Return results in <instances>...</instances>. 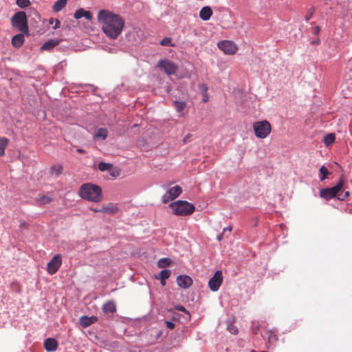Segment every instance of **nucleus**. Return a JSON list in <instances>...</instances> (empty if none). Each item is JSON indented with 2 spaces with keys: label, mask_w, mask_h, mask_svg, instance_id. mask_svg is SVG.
<instances>
[{
  "label": "nucleus",
  "mask_w": 352,
  "mask_h": 352,
  "mask_svg": "<svg viewBox=\"0 0 352 352\" xmlns=\"http://www.w3.org/2000/svg\"><path fill=\"white\" fill-rule=\"evenodd\" d=\"M98 20L102 30L107 37L116 39L125 25L124 20L119 14L107 10H101L98 13Z\"/></svg>",
  "instance_id": "obj_1"
},
{
  "label": "nucleus",
  "mask_w": 352,
  "mask_h": 352,
  "mask_svg": "<svg viewBox=\"0 0 352 352\" xmlns=\"http://www.w3.org/2000/svg\"><path fill=\"white\" fill-rule=\"evenodd\" d=\"M78 194L81 199L94 203H99L104 199L102 188L89 182L82 184Z\"/></svg>",
  "instance_id": "obj_2"
},
{
  "label": "nucleus",
  "mask_w": 352,
  "mask_h": 352,
  "mask_svg": "<svg viewBox=\"0 0 352 352\" xmlns=\"http://www.w3.org/2000/svg\"><path fill=\"white\" fill-rule=\"evenodd\" d=\"M173 213L177 216H188L192 214L195 210L194 205L186 201L179 200L170 204Z\"/></svg>",
  "instance_id": "obj_3"
},
{
  "label": "nucleus",
  "mask_w": 352,
  "mask_h": 352,
  "mask_svg": "<svg viewBox=\"0 0 352 352\" xmlns=\"http://www.w3.org/2000/svg\"><path fill=\"white\" fill-rule=\"evenodd\" d=\"M11 23L12 25L16 28L19 32L28 34V19L24 12L20 11L16 12L11 19Z\"/></svg>",
  "instance_id": "obj_4"
},
{
  "label": "nucleus",
  "mask_w": 352,
  "mask_h": 352,
  "mask_svg": "<svg viewBox=\"0 0 352 352\" xmlns=\"http://www.w3.org/2000/svg\"><path fill=\"white\" fill-rule=\"evenodd\" d=\"M252 127L256 137L261 139L265 138L272 131L271 124L267 120L255 122Z\"/></svg>",
  "instance_id": "obj_5"
},
{
  "label": "nucleus",
  "mask_w": 352,
  "mask_h": 352,
  "mask_svg": "<svg viewBox=\"0 0 352 352\" xmlns=\"http://www.w3.org/2000/svg\"><path fill=\"white\" fill-rule=\"evenodd\" d=\"M344 182V179L340 178L338 183L335 186L321 189L320 190V197L327 200L336 197L343 188Z\"/></svg>",
  "instance_id": "obj_6"
},
{
  "label": "nucleus",
  "mask_w": 352,
  "mask_h": 352,
  "mask_svg": "<svg viewBox=\"0 0 352 352\" xmlns=\"http://www.w3.org/2000/svg\"><path fill=\"white\" fill-rule=\"evenodd\" d=\"M158 67L167 75L175 74L178 69L177 65L168 59L160 60L157 63Z\"/></svg>",
  "instance_id": "obj_7"
},
{
  "label": "nucleus",
  "mask_w": 352,
  "mask_h": 352,
  "mask_svg": "<svg viewBox=\"0 0 352 352\" xmlns=\"http://www.w3.org/2000/svg\"><path fill=\"white\" fill-rule=\"evenodd\" d=\"M218 47L225 54L233 55L237 52V47L234 43L230 41H222L218 43Z\"/></svg>",
  "instance_id": "obj_8"
},
{
  "label": "nucleus",
  "mask_w": 352,
  "mask_h": 352,
  "mask_svg": "<svg viewBox=\"0 0 352 352\" xmlns=\"http://www.w3.org/2000/svg\"><path fill=\"white\" fill-rule=\"evenodd\" d=\"M182 192V188L177 185L170 188L166 194L162 197V202L166 204L170 201L176 199Z\"/></svg>",
  "instance_id": "obj_9"
},
{
  "label": "nucleus",
  "mask_w": 352,
  "mask_h": 352,
  "mask_svg": "<svg viewBox=\"0 0 352 352\" xmlns=\"http://www.w3.org/2000/svg\"><path fill=\"white\" fill-rule=\"evenodd\" d=\"M223 282L222 272L217 270L208 281V286L212 292H217Z\"/></svg>",
  "instance_id": "obj_10"
},
{
  "label": "nucleus",
  "mask_w": 352,
  "mask_h": 352,
  "mask_svg": "<svg viewBox=\"0 0 352 352\" xmlns=\"http://www.w3.org/2000/svg\"><path fill=\"white\" fill-rule=\"evenodd\" d=\"M62 264V258L60 254H56L47 263V270L50 274H55Z\"/></svg>",
  "instance_id": "obj_11"
},
{
  "label": "nucleus",
  "mask_w": 352,
  "mask_h": 352,
  "mask_svg": "<svg viewBox=\"0 0 352 352\" xmlns=\"http://www.w3.org/2000/svg\"><path fill=\"white\" fill-rule=\"evenodd\" d=\"M177 283L179 287L186 289L192 285V280L187 275H179L177 278Z\"/></svg>",
  "instance_id": "obj_12"
},
{
  "label": "nucleus",
  "mask_w": 352,
  "mask_h": 352,
  "mask_svg": "<svg viewBox=\"0 0 352 352\" xmlns=\"http://www.w3.org/2000/svg\"><path fill=\"white\" fill-rule=\"evenodd\" d=\"M120 209L116 204L113 203H108L101 206V213L107 214H115L119 212Z\"/></svg>",
  "instance_id": "obj_13"
},
{
  "label": "nucleus",
  "mask_w": 352,
  "mask_h": 352,
  "mask_svg": "<svg viewBox=\"0 0 352 352\" xmlns=\"http://www.w3.org/2000/svg\"><path fill=\"white\" fill-rule=\"evenodd\" d=\"M58 342L54 338H47L44 342V346L47 351H55L58 348Z\"/></svg>",
  "instance_id": "obj_14"
},
{
  "label": "nucleus",
  "mask_w": 352,
  "mask_h": 352,
  "mask_svg": "<svg viewBox=\"0 0 352 352\" xmlns=\"http://www.w3.org/2000/svg\"><path fill=\"white\" fill-rule=\"evenodd\" d=\"M97 320V318L95 316L88 317L87 316H83L80 318L79 323L83 328H86L95 323Z\"/></svg>",
  "instance_id": "obj_15"
},
{
  "label": "nucleus",
  "mask_w": 352,
  "mask_h": 352,
  "mask_svg": "<svg viewBox=\"0 0 352 352\" xmlns=\"http://www.w3.org/2000/svg\"><path fill=\"white\" fill-rule=\"evenodd\" d=\"M212 15V10L209 6L203 7L199 12V17L203 21H208Z\"/></svg>",
  "instance_id": "obj_16"
},
{
  "label": "nucleus",
  "mask_w": 352,
  "mask_h": 352,
  "mask_svg": "<svg viewBox=\"0 0 352 352\" xmlns=\"http://www.w3.org/2000/svg\"><path fill=\"white\" fill-rule=\"evenodd\" d=\"M24 33L18 34L12 38V45L16 48L21 47L25 41Z\"/></svg>",
  "instance_id": "obj_17"
},
{
  "label": "nucleus",
  "mask_w": 352,
  "mask_h": 352,
  "mask_svg": "<svg viewBox=\"0 0 352 352\" xmlns=\"http://www.w3.org/2000/svg\"><path fill=\"white\" fill-rule=\"evenodd\" d=\"M102 311L106 314H113L116 311V306L113 301L109 300L102 305Z\"/></svg>",
  "instance_id": "obj_18"
},
{
  "label": "nucleus",
  "mask_w": 352,
  "mask_h": 352,
  "mask_svg": "<svg viewBox=\"0 0 352 352\" xmlns=\"http://www.w3.org/2000/svg\"><path fill=\"white\" fill-rule=\"evenodd\" d=\"M60 41L58 40H49L46 41L41 47V50H50L54 48L55 46L59 44Z\"/></svg>",
  "instance_id": "obj_19"
},
{
  "label": "nucleus",
  "mask_w": 352,
  "mask_h": 352,
  "mask_svg": "<svg viewBox=\"0 0 352 352\" xmlns=\"http://www.w3.org/2000/svg\"><path fill=\"white\" fill-rule=\"evenodd\" d=\"M52 201V198L48 195H41L36 198V201L38 205L48 204Z\"/></svg>",
  "instance_id": "obj_20"
},
{
  "label": "nucleus",
  "mask_w": 352,
  "mask_h": 352,
  "mask_svg": "<svg viewBox=\"0 0 352 352\" xmlns=\"http://www.w3.org/2000/svg\"><path fill=\"white\" fill-rule=\"evenodd\" d=\"M107 137V130L104 128H100L97 130L94 138L96 140H104Z\"/></svg>",
  "instance_id": "obj_21"
},
{
  "label": "nucleus",
  "mask_w": 352,
  "mask_h": 352,
  "mask_svg": "<svg viewBox=\"0 0 352 352\" xmlns=\"http://www.w3.org/2000/svg\"><path fill=\"white\" fill-rule=\"evenodd\" d=\"M336 140V135L333 133H329L323 138V142L327 146L331 145Z\"/></svg>",
  "instance_id": "obj_22"
},
{
  "label": "nucleus",
  "mask_w": 352,
  "mask_h": 352,
  "mask_svg": "<svg viewBox=\"0 0 352 352\" xmlns=\"http://www.w3.org/2000/svg\"><path fill=\"white\" fill-rule=\"evenodd\" d=\"M199 90L201 91V95L203 96L202 101L204 102H206L208 101V87L205 84H201L199 85Z\"/></svg>",
  "instance_id": "obj_23"
},
{
  "label": "nucleus",
  "mask_w": 352,
  "mask_h": 352,
  "mask_svg": "<svg viewBox=\"0 0 352 352\" xmlns=\"http://www.w3.org/2000/svg\"><path fill=\"white\" fill-rule=\"evenodd\" d=\"M67 3V0H58L53 6V10L56 12L60 11Z\"/></svg>",
  "instance_id": "obj_24"
},
{
  "label": "nucleus",
  "mask_w": 352,
  "mask_h": 352,
  "mask_svg": "<svg viewBox=\"0 0 352 352\" xmlns=\"http://www.w3.org/2000/svg\"><path fill=\"white\" fill-rule=\"evenodd\" d=\"M9 143V140L6 138H0V156L5 155V149Z\"/></svg>",
  "instance_id": "obj_25"
},
{
  "label": "nucleus",
  "mask_w": 352,
  "mask_h": 352,
  "mask_svg": "<svg viewBox=\"0 0 352 352\" xmlns=\"http://www.w3.org/2000/svg\"><path fill=\"white\" fill-rule=\"evenodd\" d=\"M175 107L177 112H182L186 107V103L183 101H174Z\"/></svg>",
  "instance_id": "obj_26"
},
{
  "label": "nucleus",
  "mask_w": 352,
  "mask_h": 352,
  "mask_svg": "<svg viewBox=\"0 0 352 352\" xmlns=\"http://www.w3.org/2000/svg\"><path fill=\"white\" fill-rule=\"evenodd\" d=\"M266 334L267 336V340L269 343L273 344L276 342L278 340L276 334L272 331H267Z\"/></svg>",
  "instance_id": "obj_27"
},
{
  "label": "nucleus",
  "mask_w": 352,
  "mask_h": 352,
  "mask_svg": "<svg viewBox=\"0 0 352 352\" xmlns=\"http://www.w3.org/2000/svg\"><path fill=\"white\" fill-rule=\"evenodd\" d=\"M170 264V260L168 258H160L157 262V266L160 268H164Z\"/></svg>",
  "instance_id": "obj_28"
},
{
  "label": "nucleus",
  "mask_w": 352,
  "mask_h": 352,
  "mask_svg": "<svg viewBox=\"0 0 352 352\" xmlns=\"http://www.w3.org/2000/svg\"><path fill=\"white\" fill-rule=\"evenodd\" d=\"M112 166L113 165L111 164L101 162L98 164V169L100 171H105L110 170L112 168Z\"/></svg>",
  "instance_id": "obj_29"
},
{
  "label": "nucleus",
  "mask_w": 352,
  "mask_h": 352,
  "mask_svg": "<svg viewBox=\"0 0 352 352\" xmlns=\"http://www.w3.org/2000/svg\"><path fill=\"white\" fill-rule=\"evenodd\" d=\"M170 274H171V272L170 270H163L160 273L159 278L162 279V280L164 279H168L170 277ZM156 278H158V277H156Z\"/></svg>",
  "instance_id": "obj_30"
},
{
  "label": "nucleus",
  "mask_w": 352,
  "mask_h": 352,
  "mask_svg": "<svg viewBox=\"0 0 352 352\" xmlns=\"http://www.w3.org/2000/svg\"><path fill=\"white\" fill-rule=\"evenodd\" d=\"M320 173L322 175V176L320 177V180L321 181H323L324 179H325L327 178V175L329 173V172L327 170V168L326 167H324V166H322L320 168Z\"/></svg>",
  "instance_id": "obj_31"
},
{
  "label": "nucleus",
  "mask_w": 352,
  "mask_h": 352,
  "mask_svg": "<svg viewBox=\"0 0 352 352\" xmlns=\"http://www.w3.org/2000/svg\"><path fill=\"white\" fill-rule=\"evenodd\" d=\"M16 4L20 8H24L30 4V0H16Z\"/></svg>",
  "instance_id": "obj_32"
},
{
  "label": "nucleus",
  "mask_w": 352,
  "mask_h": 352,
  "mask_svg": "<svg viewBox=\"0 0 352 352\" xmlns=\"http://www.w3.org/2000/svg\"><path fill=\"white\" fill-rule=\"evenodd\" d=\"M51 170L52 173H54L56 175H58L61 173L63 167L60 165H56L51 168Z\"/></svg>",
  "instance_id": "obj_33"
},
{
  "label": "nucleus",
  "mask_w": 352,
  "mask_h": 352,
  "mask_svg": "<svg viewBox=\"0 0 352 352\" xmlns=\"http://www.w3.org/2000/svg\"><path fill=\"white\" fill-rule=\"evenodd\" d=\"M227 329L232 334L236 335L238 333V328L232 323L228 325Z\"/></svg>",
  "instance_id": "obj_34"
},
{
  "label": "nucleus",
  "mask_w": 352,
  "mask_h": 352,
  "mask_svg": "<svg viewBox=\"0 0 352 352\" xmlns=\"http://www.w3.org/2000/svg\"><path fill=\"white\" fill-rule=\"evenodd\" d=\"M160 45L162 46H173L170 38L166 37L160 41Z\"/></svg>",
  "instance_id": "obj_35"
},
{
  "label": "nucleus",
  "mask_w": 352,
  "mask_h": 352,
  "mask_svg": "<svg viewBox=\"0 0 352 352\" xmlns=\"http://www.w3.org/2000/svg\"><path fill=\"white\" fill-rule=\"evenodd\" d=\"M85 11V10H84L82 8L77 10L74 13V18L76 19H79L83 17Z\"/></svg>",
  "instance_id": "obj_36"
},
{
  "label": "nucleus",
  "mask_w": 352,
  "mask_h": 352,
  "mask_svg": "<svg viewBox=\"0 0 352 352\" xmlns=\"http://www.w3.org/2000/svg\"><path fill=\"white\" fill-rule=\"evenodd\" d=\"M349 196V192L346 191L343 195L342 194H338V199L343 201Z\"/></svg>",
  "instance_id": "obj_37"
},
{
  "label": "nucleus",
  "mask_w": 352,
  "mask_h": 352,
  "mask_svg": "<svg viewBox=\"0 0 352 352\" xmlns=\"http://www.w3.org/2000/svg\"><path fill=\"white\" fill-rule=\"evenodd\" d=\"M83 16H84L86 19H87V20L90 21V20H91V19H92V16H92V13H91L90 11H85L84 14H83Z\"/></svg>",
  "instance_id": "obj_38"
},
{
  "label": "nucleus",
  "mask_w": 352,
  "mask_h": 352,
  "mask_svg": "<svg viewBox=\"0 0 352 352\" xmlns=\"http://www.w3.org/2000/svg\"><path fill=\"white\" fill-rule=\"evenodd\" d=\"M314 13V10L310 9L308 12V13L305 15V19L306 21H308L310 20V19L312 17Z\"/></svg>",
  "instance_id": "obj_39"
},
{
  "label": "nucleus",
  "mask_w": 352,
  "mask_h": 352,
  "mask_svg": "<svg viewBox=\"0 0 352 352\" xmlns=\"http://www.w3.org/2000/svg\"><path fill=\"white\" fill-rule=\"evenodd\" d=\"M166 326L168 329H173L175 328V324L173 322L170 321H166Z\"/></svg>",
  "instance_id": "obj_40"
},
{
  "label": "nucleus",
  "mask_w": 352,
  "mask_h": 352,
  "mask_svg": "<svg viewBox=\"0 0 352 352\" xmlns=\"http://www.w3.org/2000/svg\"><path fill=\"white\" fill-rule=\"evenodd\" d=\"M175 309L182 312H187L186 308L182 305H177L175 306Z\"/></svg>",
  "instance_id": "obj_41"
},
{
  "label": "nucleus",
  "mask_w": 352,
  "mask_h": 352,
  "mask_svg": "<svg viewBox=\"0 0 352 352\" xmlns=\"http://www.w3.org/2000/svg\"><path fill=\"white\" fill-rule=\"evenodd\" d=\"M89 210L91 211H93L94 212H100L101 213V207L100 208H93V207H91L89 208Z\"/></svg>",
  "instance_id": "obj_42"
},
{
  "label": "nucleus",
  "mask_w": 352,
  "mask_h": 352,
  "mask_svg": "<svg viewBox=\"0 0 352 352\" xmlns=\"http://www.w3.org/2000/svg\"><path fill=\"white\" fill-rule=\"evenodd\" d=\"M320 31V28L319 26H316L314 28L313 33L314 34H318Z\"/></svg>",
  "instance_id": "obj_43"
},
{
  "label": "nucleus",
  "mask_w": 352,
  "mask_h": 352,
  "mask_svg": "<svg viewBox=\"0 0 352 352\" xmlns=\"http://www.w3.org/2000/svg\"><path fill=\"white\" fill-rule=\"evenodd\" d=\"M232 226H229L228 228H225L223 229V234H225L227 231L230 232L232 231Z\"/></svg>",
  "instance_id": "obj_44"
},
{
  "label": "nucleus",
  "mask_w": 352,
  "mask_h": 352,
  "mask_svg": "<svg viewBox=\"0 0 352 352\" xmlns=\"http://www.w3.org/2000/svg\"><path fill=\"white\" fill-rule=\"evenodd\" d=\"M252 332L254 334H257L258 332V327H252Z\"/></svg>",
  "instance_id": "obj_45"
},
{
  "label": "nucleus",
  "mask_w": 352,
  "mask_h": 352,
  "mask_svg": "<svg viewBox=\"0 0 352 352\" xmlns=\"http://www.w3.org/2000/svg\"><path fill=\"white\" fill-rule=\"evenodd\" d=\"M60 21L58 19H56L54 28V29L58 28L60 27Z\"/></svg>",
  "instance_id": "obj_46"
},
{
  "label": "nucleus",
  "mask_w": 352,
  "mask_h": 352,
  "mask_svg": "<svg viewBox=\"0 0 352 352\" xmlns=\"http://www.w3.org/2000/svg\"><path fill=\"white\" fill-rule=\"evenodd\" d=\"M223 234H223V233H222V234H221L218 235V236H217V239L219 241H222V239H223Z\"/></svg>",
  "instance_id": "obj_47"
},
{
  "label": "nucleus",
  "mask_w": 352,
  "mask_h": 352,
  "mask_svg": "<svg viewBox=\"0 0 352 352\" xmlns=\"http://www.w3.org/2000/svg\"><path fill=\"white\" fill-rule=\"evenodd\" d=\"M77 152H78V153H81V154H82V153H85V151L83 149H82V148H78V149H77Z\"/></svg>",
  "instance_id": "obj_48"
},
{
  "label": "nucleus",
  "mask_w": 352,
  "mask_h": 352,
  "mask_svg": "<svg viewBox=\"0 0 352 352\" xmlns=\"http://www.w3.org/2000/svg\"><path fill=\"white\" fill-rule=\"evenodd\" d=\"M166 279H164V280H162V279H160V283H161V285H162V286H164V285H166Z\"/></svg>",
  "instance_id": "obj_49"
},
{
  "label": "nucleus",
  "mask_w": 352,
  "mask_h": 352,
  "mask_svg": "<svg viewBox=\"0 0 352 352\" xmlns=\"http://www.w3.org/2000/svg\"><path fill=\"white\" fill-rule=\"evenodd\" d=\"M187 138H188V137H186V138H184L183 142H184V144L186 143Z\"/></svg>",
  "instance_id": "obj_50"
}]
</instances>
